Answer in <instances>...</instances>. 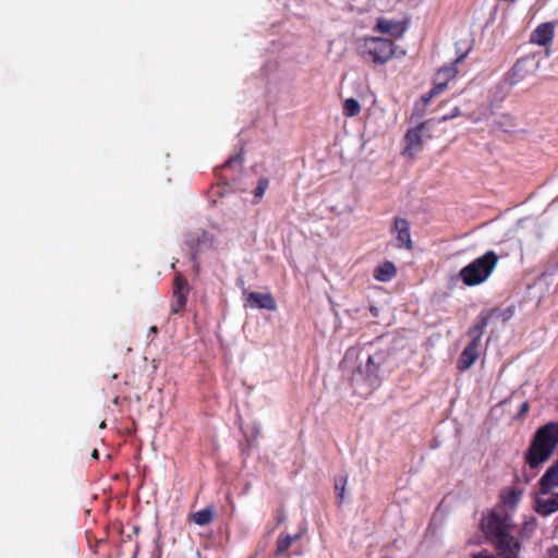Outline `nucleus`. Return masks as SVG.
I'll return each mask as SVG.
<instances>
[{
	"instance_id": "1",
	"label": "nucleus",
	"mask_w": 558,
	"mask_h": 558,
	"mask_svg": "<svg viewBox=\"0 0 558 558\" xmlns=\"http://www.w3.org/2000/svg\"><path fill=\"white\" fill-rule=\"evenodd\" d=\"M558 445V424L548 423L539 428L527 452V462L536 468L545 462Z\"/></svg>"
},
{
	"instance_id": "2",
	"label": "nucleus",
	"mask_w": 558,
	"mask_h": 558,
	"mask_svg": "<svg viewBox=\"0 0 558 558\" xmlns=\"http://www.w3.org/2000/svg\"><path fill=\"white\" fill-rule=\"evenodd\" d=\"M360 57L373 65H384L397 54V46L391 39L366 37L359 43Z\"/></svg>"
},
{
	"instance_id": "3",
	"label": "nucleus",
	"mask_w": 558,
	"mask_h": 558,
	"mask_svg": "<svg viewBox=\"0 0 558 558\" xmlns=\"http://www.w3.org/2000/svg\"><path fill=\"white\" fill-rule=\"evenodd\" d=\"M498 262V256L489 251L483 256L474 259L460 270V278L466 286L483 283L493 272Z\"/></svg>"
},
{
	"instance_id": "4",
	"label": "nucleus",
	"mask_w": 558,
	"mask_h": 558,
	"mask_svg": "<svg viewBox=\"0 0 558 558\" xmlns=\"http://www.w3.org/2000/svg\"><path fill=\"white\" fill-rule=\"evenodd\" d=\"M488 324V318L486 316L477 317L474 325L469 329V335L471 336V342L465 347L462 351L460 359L458 361V368L461 371L469 369L478 357V349L481 345V339L484 333V329Z\"/></svg>"
},
{
	"instance_id": "5",
	"label": "nucleus",
	"mask_w": 558,
	"mask_h": 558,
	"mask_svg": "<svg viewBox=\"0 0 558 558\" xmlns=\"http://www.w3.org/2000/svg\"><path fill=\"white\" fill-rule=\"evenodd\" d=\"M384 362L385 355L381 352L368 355L365 365L354 375L353 380L356 384L362 380L367 386L365 393H369L380 385L379 369Z\"/></svg>"
},
{
	"instance_id": "6",
	"label": "nucleus",
	"mask_w": 558,
	"mask_h": 558,
	"mask_svg": "<svg viewBox=\"0 0 558 558\" xmlns=\"http://www.w3.org/2000/svg\"><path fill=\"white\" fill-rule=\"evenodd\" d=\"M242 149L239 154L230 157L221 167L216 169L218 179L226 185L230 186L238 179L242 178L243 160L241 156Z\"/></svg>"
},
{
	"instance_id": "7",
	"label": "nucleus",
	"mask_w": 558,
	"mask_h": 558,
	"mask_svg": "<svg viewBox=\"0 0 558 558\" xmlns=\"http://www.w3.org/2000/svg\"><path fill=\"white\" fill-rule=\"evenodd\" d=\"M185 242L191 251L192 259L195 260L198 253L209 250L213 246L214 236L208 231L198 229L189 232Z\"/></svg>"
},
{
	"instance_id": "8",
	"label": "nucleus",
	"mask_w": 558,
	"mask_h": 558,
	"mask_svg": "<svg viewBox=\"0 0 558 558\" xmlns=\"http://www.w3.org/2000/svg\"><path fill=\"white\" fill-rule=\"evenodd\" d=\"M190 287L186 279L178 274L173 281V302L171 305V313L179 314L186 305Z\"/></svg>"
},
{
	"instance_id": "9",
	"label": "nucleus",
	"mask_w": 558,
	"mask_h": 558,
	"mask_svg": "<svg viewBox=\"0 0 558 558\" xmlns=\"http://www.w3.org/2000/svg\"><path fill=\"white\" fill-rule=\"evenodd\" d=\"M469 50L470 48L466 46L464 48V51L457 58L453 64L444 66L436 73L434 82V93H442L447 88L448 83L451 80H453L457 75L456 63L464 59Z\"/></svg>"
},
{
	"instance_id": "10",
	"label": "nucleus",
	"mask_w": 558,
	"mask_h": 558,
	"mask_svg": "<svg viewBox=\"0 0 558 558\" xmlns=\"http://www.w3.org/2000/svg\"><path fill=\"white\" fill-rule=\"evenodd\" d=\"M427 131V123L422 122L416 128L408 131L405 135V150L404 153L409 156H413L417 150L421 149L423 144L424 133Z\"/></svg>"
},
{
	"instance_id": "11",
	"label": "nucleus",
	"mask_w": 558,
	"mask_h": 558,
	"mask_svg": "<svg viewBox=\"0 0 558 558\" xmlns=\"http://www.w3.org/2000/svg\"><path fill=\"white\" fill-rule=\"evenodd\" d=\"M393 231L396 232V240L398 247H404L408 251L413 250V241L410 232V223L404 218H395Z\"/></svg>"
},
{
	"instance_id": "12",
	"label": "nucleus",
	"mask_w": 558,
	"mask_h": 558,
	"mask_svg": "<svg viewBox=\"0 0 558 558\" xmlns=\"http://www.w3.org/2000/svg\"><path fill=\"white\" fill-rule=\"evenodd\" d=\"M246 303L250 307L258 310L276 311L277 303L269 292H251L246 296Z\"/></svg>"
},
{
	"instance_id": "13",
	"label": "nucleus",
	"mask_w": 558,
	"mask_h": 558,
	"mask_svg": "<svg viewBox=\"0 0 558 558\" xmlns=\"http://www.w3.org/2000/svg\"><path fill=\"white\" fill-rule=\"evenodd\" d=\"M555 34V24L551 22L542 23L531 34L530 40L539 46L549 45Z\"/></svg>"
},
{
	"instance_id": "14",
	"label": "nucleus",
	"mask_w": 558,
	"mask_h": 558,
	"mask_svg": "<svg viewBox=\"0 0 558 558\" xmlns=\"http://www.w3.org/2000/svg\"><path fill=\"white\" fill-rule=\"evenodd\" d=\"M558 487V460L548 468L539 480L541 494L547 495Z\"/></svg>"
},
{
	"instance_id": "15",
	"label": "nucleus",
	"mask_w": 558,
	"mask_h": 558,
	"mask_svg": "<svg viewBox=\"0 0 558 558\" xmlns=\"http://www.w3.org/2000/svg\"><path fill=\"white\" fill-rule=\"evenodd\" d=\"M376 29L395 37H402L405 32V26L402 22L378 19L376 23Z\"/></svg>"
},
{
	"instance_id": "16",
	"label": "nucleus",
	"mask_w": 558,
	"mask_h": 558,
	"mask_svg": "<svg viewBox=\"0 0 558 558\" xmlns=\"http://www.w3.org/2000/svg\"><path fill=\"white\" fill-rule=\"evenodd\" d=\"M535 510L541 515L547 517L551 513H555L558 511V494L549 497V498H543V497H536L535 500Z\"/></svg>"
},
{
	"instance_id": "17",
	"label": "nucleus",
	"mask_w": 558,
	"mask_h": 558,
	"mask_svg": "<svg viewBox=\"0 0 558 558\" xmlns=\"http://www.w3.org/2000/svg\"><path fill=\"white\" fill-rule=\"evenodd\" d=\"M397 275V268L393 263L385 262L374 270V278L380 282H388Z\"/></svg>"
},
{
	"instance_id": "18",
	"label": "nucleus",
	"mask_w": 558,
	"mask_h": 558,
	"mask_svg": "<svg viewBox=\"0 0 558 558\" xmlns=\"http://www.w3.org/2000/svg\"><path fill=\"white\" fill-rule=\"evenodd\" d=\"M530 68L533 70L537 68V63L534 61V59L526 58L518 61L511 72V83H518L519 80L522 78L523 73L527 72Z\"/></svg>"
},
{
	"instance_id": "19",
	"label": "nucleus",
	"mask_w": 558,
	"mask_h": 558,
	"mask_svg": "<svg viewBox=\"0 0 558 558\" xmlns=\"http://www.w3.org/2000/svg\"><path fill=\"white\" fill-rule=\"evenodd\" d=\"M214 509L211 507H207L205 509L191 513L190 520L197 525L204 526L209 524L214 520Z\"/></svg>"
},
{
	"instance_id": "20",
	"label": "nucleus",
	"mask_w": 558,
	"mask_h": 558,
	"mask_svg": "<svg viewBox=\"0 0 558 558\" xmlns=\"http://www.w3.org/2000/svg\"><path fill=\"white\" fill-rule=\"evenodd\" d=\"M361 112V105L354 98H348L343 102V114L345 117L352 118L357 116Z\"/></svg>"
},
{
	"instance_id": "21",
	"label": "nucleus",
	"mask_w": 558,
	"mask_h": 558,
	"mask_svg": "<svg viewBox=\"0 0 558 558\" xmlns=\"http://www.w3.org/2000/svg\"><path fill=\"white\" fill-rule=\"evenodd\" d=\"M268 185L269 180L267 178H260L258 180L257 186L253 190L255 203H258L263 198L266 190L268 189Z\"/></svg>"
},
{
	"instance_id": "22",
	"label": "nucleus",
	"mask_w": 558,
	"mask_h": 558,
	"mask_svg": "<svg viewBox=\"0 0 558 558\" xmlns=\"http://www.w3.org/2000/svg\"><path fill=\"white\" fill-rule=\"evenodd\" d=\"M296 538H298V536H294V537L290 536V535L280 536L278 538L277 551L279 554L286 553Z\"/></svg>"
},
{
	"instance_id": "23",
	"label": "nucleus",
	"mask_w": 558,
	"mask_h": 558,
	"mask_svg": "<svg viewBox=\"0 0 558 558\" xmlns=\"http://www.w3.org/2000/svg\"><path fill=\"white\" fill-rule=\"evenodd\" d=\"M262 435V427L259 424H253L252 426V436L253 439H257Z\"/></svg>"
},
{
	"instance_id": "24",
	"label": "nucleus",
	"mask_w": 558,
	"mask_h": 558,
	"mask_svg": "<svg viewBox=\"0 0 558 558\" xmlns=\"http://www.w3.org/2000/svg\"><path fill=\"white\" fill-rule=\"evenodd\" d=\"M356 356V351L354 349H350L344 356L343 363L348 364L350 360H353Z\"/></svg>"
},
{
	"instance_id": "25",
	"label": "nucleus",
	"mask_w": 558,
	"mask_h": 558,
	"mask_svg": "<svg viewBox=\"0 0 558 558\" xmlns=\"http://www.w3.org/2000/svg\"><path fill=\"white\" fill-rule=\"evenodd\" d=\"M440 93H434V88L428 93L426 94L425 96H423V101L424 102H428L434 96L436 95H439Z\"/></svg>"
},
{
	"instance_id": "26",
	"label": "nucleus",
	"mask_w": 558,
	"mask_h": 558,
	"mask_svg": "<svg viewBox=\"0 0 558 558\" xmlns=\"http://www.w3.org/2000/svg\"><path fill=\"white\" fill-rule=\"evenodd\" d=\"M549 558H558V547H554L551 549H549Z\"/></svg>"
},
{
	"instance_id": "27",
	"label": "nucleus",
	"mask_w": 558,
	"mask_h": 558,
	"mask_svg": "<svg viewBox=\"0 0 558 558\" xmlns=\"http://www.w3.org/2000/svg\"><path fill=\"white\" fill-rule=\"evenodd\" d=\"M527 411H529V403L527 402H523L522 405H521L520 414H524Z\"/></svg>"
},
{
	"instance_id": "28",
	"label": "nucleus",
	"mask_w": 558,
	"mask_h": 558,
	"mask_svg": "<svg viewBox=\"0 0 558 558\" xmlns=\"http://www.w3.org/2000/svg\"><path fill=\"white\" fill-rule=\"evenodd\" d=\"M92 457H93L94 459H98L99 453H98V450H97V449H95V450L93 451Z\"/></svg>"
},
{
	"instance_id": "29",
	"label": "nucleus",
	"mask_w": 558,
	"mask_h": 558,
	"mask_svg": "<svg viewBox=\"0 0 558 558\" xmlns=\"http://www.w3.org/2000/svg\"><path fill=\"white\" fill-rule=\"evenodd\" d=\"M150 331H151V332H157V327H156V326H153V327L150 328Z\"/></svg>"
},
{
	"instance_id": "30",
	"label": "nucleus",
	"mask_w": 558,
	"mask_h": 558,
	"mask_svg": "<svg viewBox=\"0 0 558 558\" xmlns=\"http://www.w3.org/2000/svg\"><path fill=\"white\" fill-rule=\"evenodd\" d=\"M458 114H459V111H458V110H457V111H453V117H454V116H458Z\"/></svg>"
},
{
	"instance_id": "31",
	"label": "nucleus",
	"mask_w": 558,
	"mask_h": 558,
	"mask_svg": "<svg viewBox=\"0 0 558 558\" xmlns=\"http://www.w3.org/2000/svg\"><path fill=\"white\" fill-rule=\"evenodd\" d=\"M458 114H459V111H458V110H457V111H453V117H454V116H458Z\"/></svg>"
},
{
	"instance_id": "32",
	"label": "nucleus",
	"mask_w": 558,
	"mask_h": 558,
	"mask_svg": "<svg viewBox=\"0 0 558 558\" xmlns=\"http://www.w3.org/2000/svg\"><path fill=\"white\" fill-rule=\"evenodd\" d=\"M339 497L342 499L343 498V490L340 493Z\"/></svg>"
}]
</instances>
